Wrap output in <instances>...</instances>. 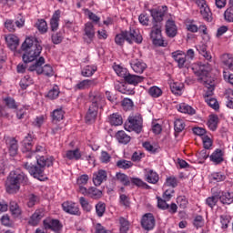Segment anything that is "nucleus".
Listing matches in <instances>:
<instances>
[{"instance_id": "1", "label": "nucleus", "mask_w": 233, "mask_h": 233, "mask_svg": "<svg viewBox=\"0 0 233 233\" xmlns=\"http://www.w3.org/2000/svg\"><path fill=\"white\" fill-rule=\"evenodd\" d=\"M167 11L168 8L167 5L158 6L157 8H153L149 10L153 18V28L151 30L150 36L155 46L166 47L168 45L167 42H165V40L163 39L161 31L162 22Z\"/></svg>"}, {"instance_id": "2", "label": "nucleus", "mask_w": 233, "mask_h": 233, "mask_svg": "<svg viewBox=\"0 0 233 233\" xmlns=\"http://www.w3.org/2000/svg\"><path fill=\"white\" fill-rule=\"evenodd\" d=\"M28 185V176L21 169H15L11 171L5 180V192L10 195L17 194L21 186Z\"/></svg>"}, {"instance_id": "3", "label": "nucleus", "mask_w": 233, "mask_h": 233, "mask_svg": "<svg viewBox=\"0 0 233 233\" xmlns=\"http://www.w3.org/2000/svg\"><path fill=\"white\" fill-rule=\"evenodd\" d=\"M210 71V66L208 64H201L198 65L197 70L194 71L195 75L198 76V81L200 84H203L205 87L208 89L205 93L204 99L213 98L216 82L214 78L208 76Z\"/></svg>"}, {"instance_id": "4", "label": "nucleus", "mask_w": 233, "mask_h": 233, "mask_svg": "<svg viewBox=\"0 0 233 233\" xmlns=\"http://www.w3.org/2000/svg\"><path fill=\"white\" fill-rule=\"evenodd\" d=\"M55 158L54 157H41L40 158L36 157V165H33L32 163L25 162L24 163V168L28 171L31 177L36 178L40 181H43L45 177V170L46 167H53Z\"/></svg>"}, {"instance_id": "5", "label": "nucleus", "mask_w": 233, "mask_h": 233, "mask_svg": "<svg viewBox=\"0 0 233 233\" xmlns=\"http://www.w3.org/2000/svg\"><path fill=\"white\" fill-rule=\"evenodd\" d=\"M21 48L24 52L22 58L25 64L35 61L42 52V46L35 37H27Z\"/></svg>"}, {"instance_id": "6", "label": "nucleus", "mask_w": 233, "mask_h": 233, "mask_svg": "<svg viewBox=\"0 0 233 233\" xmlns=\"http://www.w3.org/2000/svg\"><path fill=\"white\" fill-rule=\"evenodd\" d=\"M33 147V137L28 133L26 137H25L22 142V152L25 154V157L30 158L33 154H36V158H40L44 157L47 153L46 147L44 145H36L35 150H32Z\"/></svg>"}, {"instance_id": "7", "label": "nucleus", "mask_w": 233, "mask_h": 233, "mask_svg": "<svg viewBox=\"0 0 233 233\" xmlns=\"http://www.w3.org/2000/svg\"><path fill=\"white\" fill-rule=\"evenodd\" d=\"M143 38L138 31L135 29H130L129 31H121L119 34L116 35L114 41L117 46H124L127 41L129 44L136 42L137 44H141Z\"/></svg>"}, {"instance_id": "8", "label": "nucleus", "mask_w": 233, "mask_h": 233, "mask_svg": "<svg viewBox=\"0 0 233 233\" xmlns=\"http://www.w3.org/2000/svg\"><path fill=\"white\" fill-rule=\"evenodd\" d=\"M105 98L101 96H96L92 101L91 106L88 108V111L86 115V124H93L96 120V116L98 113L99 106L102 108V106L105 105Z\"/></svg>"}, {"instance_id": "9", "label": "nucleus", "mask_w": 233, "mask_h": 233, "mask_svg": "<svg viewBox=\"0 0 233 233\" xmlns=\"http://www.w3.org/2000/svg\"><path fill=\"white\" fill-rule=\"evenodd\" d=\"M46 59L43 56H40L39 59L35 61V64L31 65L28 67L29 72H36L37 75L44 74L45 76L51 77L54 76V70L53 67L50 65H45ZM42 67V66H44Z\"/></svg>"}, {"instance_id": "10", "label": "nucleus", "mask_w": 233, "mask_h": 233, "mask_svg": "<svg viewBox=\"0 0 233 233\" xmlns=\"http://www.w3.org/2000/svg\"><path fill=\"white\" fill-rule=\"evenodd\" d=\"M78 191L83 196L95 200L100 199L103 196V191H101V189H98L96 187H89L88 188H86L84 186H80V187L78 188Z\"/></svg>"}, {"instance_id": "11", "label": "nucleus", "mask_w": 233, "mask_h": 233, "mask_svg": "<svg viewBox=\"0 0 233 233\" xmlns=\"http://www.w3.org/2000/svg\"><path fill=\"white\" fill-rule=\"evenodd\" d=\"M43 224L46 230H52L55 233H62L64 228L62 222L56 218H46Z\"/></svg>"}, {"instance_id": "12", "label": "nucleus", "mask_w": 233, "mask_h": 233, "mask_svg": "<svg viewBox=\"0 0 233 233\" xmlns=\"http://www.w3.org/2000/svg\"><path fill=\"white\" fill-rule=\"evenodd\" d=\"M96 36V29L94 24L88 21L84 25L83 40L86 44L90 45Z\"/></svg>"}, {"instance_id": "13", "label": "nucleus", "mask_w": 233, "mask_h": 233, "mask_svg": "<svg viewBox=\"0 0 233 233\" xmlns=\"http://www.w3.org/2000/svg\"><path fill=\"white\" fill-rule=\"evenodd\" d=\"M196 5L199 8L200 15L207 22L212 21V13L206 0H195Z\"/></svg>"}, {"instance_id": "14", "label": "nucleus", "mask_w": 233, "mask_h": 233, "mask_svg": "<svg viewBox=\"0 0 233 233\" xmlns=\"http://www.w3.org/2000/svg\"><path fill=\"white\" fill-rule=\"evenodd\" d=\"M156 226V219L153 214L147 213L142 217L141 227L146 231H151Z\"/></svg>"}, {"instance_id": "15", "label": "nucleus", "mask_w": 233, "mask_h": 233, "mask_svg": "<svg viewBox=\"0 0 233 233\" xmlns=\"http://www.w3.org/2000/svg\"><path fill=\"white\" fill-rule=\"evenodd\" d=\"M64 212L74 216H81V210L78 205L72 201H65L61 204Z\"/></svg>"}, {"instance_id": "16", "label": "nucleus", "mask_w": 233, "mask_h": 233, "mask_svg": "<svg viewBox=\"0 0 233 233\" xmlns=\"http://www.w3.org/2000/svg\"><path fill=\"white\" fill-rule=\"evenodd\" d=\"M142 122L141 116H129L127 119L128 127L137 133H141Z\"/></svg>"}, {"instance_id": "17", "label": "nucleus", "mask_w": 233, "mask_h": 233, "mask_svg": "<svg viewBox=\"0 0 233 233\" xmlns=\"http://www.w3.org/2000/svg\"><path fill=\"white\" fill-rule=\"evenodd\" d=\"M171 57L177 64L178 68L182 69L185 67L187 63V56L185 52L181 50L174 51L171 53Z\"/></svg>"}, {"instance_id": "18", "label": "nucleus", "mask_w": 233, "mask_h": 233, "mask_svg": "<svg viewBox=\"0 0 233 233\" xmlns=\"http://www.w3.org/2000/svg\"><path fill=\"white\" fill-rule=\"evenodd\" d=\"M107 180V172L104 169H99L93 173V183L96 187H100Z\"/></svg>"}, {"instance_id": "19", "label": "nucleus", "mask_w": 233, "mask_h": 233, "mask_svg": "<svg viewBox=\"0 0 233 233\" xmlns=\"http://www.w3.org/2000/svg\"><path fill=\"white\" fill-rule=\"evenodd\" d=\"M177 31L178 29L176 21L167 19V21H166V35L170 38H174L177 36Z\"/></svg>"}, {"instance_id": "20", "label": "nucleus", "mask_w": 233, "mask_h": 233, "mask_svg": "<svg viewBox=\"0 0 233 233\" xmlns=\"http://www.w3.org/2000/svg\"><path fill=\"white\" fill-rule=\"evenodd\" d=\"M130 66L135 73L143 74L147 68V64L143 60L136 58L130 60Z\"/></svg>"}, {"instance_id": "21", "label": "nucleus", "mask_w": 233, "mask_h": 233, "mask_svg": "<svg viewBox=\"0 0 233 233\" xmlns=\"http://www.w3.org/2000/svg\"><path fill=\"white\" fill-rule=\"evenodd\" d=\"M60 18H61V10L60 9L55 10V13H53V16L50 19V28L53 32H56L58 30Z\"/></svg>"}, {"instance_id": "22", "label": "nucleus", "mask_w": 233, "mask_h": 233, "mask_svg": "<svg viewBox=\"0 0 233 233\" xmlns=\"http://www.w3.org/2000/svg\"><path fill=\"white\" fill-rule=\"evenodd\" d=\"M225 152L219 148H217L212 155L209 157L210 161H212L215 165H221L224 161Z\"/></svg>"}, {"instance_id": "23", "label": "nucleus", "mask_w": 233, "mask_h": 233, "mask_svg": "<svg viewBox=\"0 0 233 233\" xmlns=\"http://www.w3.org/2000/svg\"><path fill=\"white\" fill-rule=\"evenodd\" d=\"M44 216H45V214L42 209H36L35 211V213L29 218V221H28L29 225L32 227H36Z\"/></svg>"}, {"instance_id": "24", "label": "nucleus", "mask_w": 233, "mask_h": 233, "mask_svg": "<svg viewBox=\"0 0 233 233\" xmlns=\"http://www.w3.org/2000/svg\"><path fill=\"white\" fill-rule=\"evenodd\" d=\"M115 137L118 143L123 145H127L131 141V137H129L125 130H118L115 135Z\"/></svg>"}, {"instance_id": "25", "label": "nucleus", "mask_w": 233, "mask_h": 233, "mask_svg": "<svg viewBox=\"0 0 233 233\" xmlns=\"http://www.w3.org/2000/svg\"><path fill=\"white\" fill-rule=\"evenodd\" d=\"M218 200L224 205H230L233 203V195L229 191H220L218 193Z\"/></svg>"}, {"instance_id": "26", "label": "nucleus", "mask_w": 233, "mask_h": 233, "mask_svg": "<svg viewBox=\"0 0 233 233\" xmlns=\"http://www.w3.org/2000/svg\"><path fill=\"white\" fill-rule=\"evenodd\" d=\"M5 42L7 44V46L15 52L17 47L19 46L20 40L16 35H11L5 37Z\"/></svg>"}, {"instance_id": "27", "label": "nucleus", "mask_w": 233, "mask_h": 233, "mask_svg": "<svg viewBox=\"0 0 233 233\" xmlns=\"http://www.w3.org/2000/svg\"><path fill=\"white\" fill-rule=\"evenodd\" d=\"M144 76L133 75L128 73L124 79V81L129 85L137 86L139 83L143 82Z\"/></svg>"}, {"instance_id": "28", "label": "nucleus", "mask_w": 233, "mask_h": 233, "mask_svg": "<svg viewBox=\"0 0 233 233\" xmlns=\"http://www.w3.org/2000/svg\"><path fill=\"white\" fill-rule=\"evenodd\" d=\"M223 66L230 71H233V55L232 54H223L220 57Z\"/></svg>"}, {"instance_id": "29", "label": "nucleus", "mask_w": 233, "mask_h": 233, "mask_svg": "<svg viewBox=\"0 0 233 233\" xmlns=\"http://www.w3.org/2000/svg\"><path fill=\"white\" fill-rule=\"evenodd\" d=\"M177 110L179 113L194 116L196 115V109L194 107L190 106L187 103H181L177 106Z\"/></svg>"}, {"instance_id": "30", "label": "nucleus", "mask_w": 233, "mask_h": 233, "mask_svg": "<svg viewBox=\"0 0 233 233\" xmlns=\"http://www.w3.org/2000/svg\"><path fill=\"white\" fill-rule=\"evenodd\" d=\"M9 210L14 218L21 217L23 211L19 207L18 203L15 201H10L9 203Z\"/></svg>"}, {"instance_id": "31", "label": "nucleus", "mask_w": 233, "mask_h": 233, "mask_svg": "<svg viewBox=\"0 0 233 233\" xmlns=\"http://www.w3.org/2000/svg\"><path fill=\"white\" fill-rule=\"evenodd\" d=\"M187 125L183 119L177 118L174 121V131L175 137H177L180 133H182Z\"/></svg>"}, {"instance_id": "32", "label": "nucleus", "mask_w": 233, "mask_h": 233, "mask_svg": "<svg viewBox=\"0 0 233 233\" xmlns=\"http://www.w3.org/2000/svg\"><path fill=\"white\" fill-rule=\"evenodd\" d=\"M68 160H79L81 158V151L76 148L75 150H67L64 156Z\"/></svg>"}, {"instance_id": "33", "label": "nucleus", "mask_w": 233, "mask_h": 233, "mask_svg": "<svg viewBox=\"0 0 233 233\" xmlns=\"http://www.w3.org/2000/svg\"><path fill=\"white\" fill-rule=\"evenodd\" d=\"M109 124L114 127H119L123 125V117L117 113H114L109 116Z\"/></svg>"}, {"instance_id": "34", "label": "nucleus", "mask_w": 233, "mask_h": 233, "mask_svg": "<svg viewBox=\"0 0 233 233\" xmlns=\"http://www.w3.org/2000/svg\"><path fill=\"white\" fill-rule=\"evenodd\" d=\"M146 180L149 184L156 185L159 180V176L154 170H148L146 174Z\"/></svg>"}, {"instance_id": "35", "label": "nucleus", "mask_w": 233, "mask_h": 233, "mask_svg": "<svg viewBox=\"0 0 233 233\" xmlns=\"http://www.w3.org/2000/svg\"><path fill=\"white\" fill-rule=\"evenodd\" d=\"M116 178L125 187H129L131 185V178L125 173H116Z\"/></svg>"}, {"instance_id": "36", "label": "nucleus", "mask_w": 233, "mask_h": 233, "mask_svg": "<svg viewBox=\"0 0 233 233\" xmlns=\"http://www.w3.org/2000/svg\"><path fill=\"white\" fill-rule=\"evenodd\" d=\"M8 150L11 156H15L18 153V143L15 138H9Z\"/></svg>"}, {"instance_id": "37", "label": "nucleus", "mask_w": 233, "mask_h": 233, "mask_svg": "<svg viewBox=\"0 0 233 233\" xmlns=\"http://www.w3.org/2000/svg\"><path fill=\"white\" fill-rule=\"evenodd\" d=\"M95 86V80H82L74 87L76 91L85 90L90 86Z\"/></svg>"}, {"instance_id": "38", "label": "nucleus", "mask_w": 233, "mask_h": 233, "mask_svg": "<svg viewBox=\"0 0 233 233\" xmlns=\"http://www.w3.org/2000/svg\"><path fill=\"white\" fill-rule=\"evenodd\" d=\"M179 181L178 178L175 176H169L166 178V182H164V186L168 187L172 189L178 187Z\"/></svg>"}, {"instance_id": "39", "label": "nucleus", "mask_w": 233, "mask_h": 233, "mask_svg": "<svg viewBox=\"0 0 233 233\" xmlns=\"http://www.w3.org/2000/svg\"><path fill=\"white\" fill-rule=\"evenodd\" d=\"M97 70L96 66L91 65V66H86L82 69V76L84 77H90L92 76Z\"/></svg>"}, {"instance_id": "40", "label": "nucleus", "mask_w": 233, "mask_h": 233, "mask_svg": "<svg viewBox=\"0 0 233 233\" xmlns=\"http://www.w3.org/2000/svg\"><path fill=\"white\" fill-rule=\"evenodd\" d=\"M113 69L115 71V73L119 76V77H122V78H126L129 73L128 69L126 68V67H123L122 66L120 65H115L113 66Z\"/></svg>"}, {"instance_id": "41", "label": "nucleus", "mask_w": 233, "mask_h": 233, "mask_svg": "<svg viewBox=\"0 0 233 233\" xmlns=\"http://www.w3.org/2000/svg\"><path fill=\"white\" fill-rule=\"evenodd\" d=\"M130 183L140 188L150 189V186L139 177H130Z\"/></svg>"}, {"instance_id": "42", "label": "nucleus", "mask_w": 233, "mask_h": 233, "mask_svg": "<svg viewBox=\"0 0 233 233\" xmlns=\"http://www.w3.org/2000/svg\"><path fill=\"white\" fill-rule=\"evenodd\" d=\"M40 201V197L36 193H29L27 196V207L33 208Z\"/></svg>"}, {"instance_id": "43", "label": "nucleus", "mask_w": 233, "mask_h": 233, "mask_svg": "<svg viewBox=\"0 0 233 233\" xmlns=\"http://www.w3.org/2000/svg\"><path fill=\"white\" fill-rule=\"evenodd\" d=\"M118 221L120 225V228H119L120 233H127L130 228V222L124 217L119 218Z\"/></svg>"}, {"instance_id": "44", "label": "nucleus", "mask_w": 233, "mask_h": 233, "mask_svg": "<svg viewBox=\"0 0 233 233\" xmlns=\"http://www.w3.org/2000/svg\"><path fill=\"white\" fill-rule=\"evenodd\" d=\"M133 165L134 164L132 161L126 160V159H120V160L116 161V167H117V168L123 169V170H128V169L132 168Z\"/></svg>"}, {"instance_id": "45", "label": "nucleus", "mask_w": 233, "mask_h": 233, "mask_svg": "<svg viewBox=\"0 0 233 233\" xmlns=\"http://www.w3.org/2000/svg\"><path fill=\"white\" fill-rule=\"evenodd\" d=\"M33 84H34V81H33V78H31L30 75L24 76V77L21 78L19 82V86L23 90L26 89L28 86H30Z\"/></svg>"}, {"instance_id": "46", "label": "nucleus", "mask_w": 233, "mask_h": 233, "mask_svg": "<svg viewBox=\"0 0 233 233\" xmlns=\"http://www.w3.org/2000/svg\"><path fill=\"white\" fill-rule=\"evenodd\" d=\"M61 91L58 86L55 85L53 86V88L49 90V92L46 95V97L55 100L59 97Z\"/></svg>"}, {"instance_id": "47", "label": "nucleus", "mask_w": 233, "mask_h": 233, "mask_svg": "<svg viewBox=\"0 0 233 233\" xmlns=\"http://www.w3.org/2000/svg\"><path fill=\"white\" fill-rule=\"evenodd\" d=\"M184 85L180 84L179 82H173V84L170 85V90L172 94L177 96L182 95Z\"/></svg>"}, {"instance_id": "48", "label": "nucleus", "mask_w": 233, "mask_h": 233, "mask_svg": "<svg viewBox=\"0 0 233 233\" xmlns=\"http://www.w3.org/2000/svg\"><path fill=\"white\" fill-rule=\"evenodd\" d=\"M218 116L216 115H211L209 116L208 127L211 131H216L218 129Z\"/></svg>"}, {"instance_id": "49", "label": "nucleus", "mask_w": 233, "mask_h": 233, "mask_svg": "<svg viewBox=\"0 0 233 233\" xmlns=\"http://www.w3.org/2000/svg\"><path fill=\"white\" fill-rule=\"evenodd\" d=\"M64 116H65V111L63 107H59L53 110V113H52L53 121H61L64 119Z\"/></svg>"}, {"instance_id": "50", "label": "nucleus", "mask_w": 233, "mask_h": 233, "mask_svg": "<svg viewBox=\"0 0 233 233\" xmlns=\"http://www.w3.org/2000/svg\"><path fill=\"white\" fill-rule=\"evenodd\" d=\"M4 103L6 107L10 108L11 110H17L18 105L16 101L13 97H5L4 98Z\"/></svg>"}, {"instance_id": "51", "label": "nucleus", "mask_w": 233, "mask_h": 233, "mask_svg": "<svg viewBox=\"0 0 233 233\" xmlns=\"http://www.w3.org/2000/svg\"><path fill=\"white\" fill-rule=\"evenodd\" d=\"M211 179L219 183L225 181L227 179V176L222 172H214L211 174Z\"/></svg>"}, {"instance_id": "52", "label": "nucleus", "mask_w": 233, "mask_h": 233, "mask_svg": "<svg viewBox=\"0 0 233 233\" xmlns=\"http://www.w3.org/2000/svg\"><path fill=\"white\" fill-rule=\"evenodd\" d=\"M36 27L40 33L45 34L48 30L47 22L45 19H39L36 22Z\"/></svg>"}, {"instance_id": "53", "label": "nucleus", "mask_w": 233, "mask_h": 233, "mask_svg": "<svg viewBox=\"0 0 233 233\" xmlns=\"http://www.w3.org/2000/svg\"><path fill=\"white\" fill-rule=\"evenodd\" d=\"M224 20L228 23H233V6L228 7L224 11Z\"/></svg>"}, {"instance_id": "54", "label": "nucleus", "mask_w": 233, "mask_h": 233, "mask_svg": "<svg viewBox=\"0 0 233 233\" xmlns=\"http://www.w3.org/2000/svg\"><path fill=\"white\" fill-rule=\"evenodd\" d=\"M79 204L83 210L86 212H90L93 208V207L89 204L88 200L83 197L79 198Z\"/></svg>"}, {"instance_id": "55", "label": "nucleus", "mask_w": 233, "mask_h": 233, "mask_svg": "<svg viewBox=\"0 0 233 233\" xmlns=\"http://www.w3.org/2000/svg\"><path fill=\"white\" fill-rule=\"evenodd\" d=\"M106 205L104 203V202H98L96 205V215L101 218L104 216L105 212H106Z\"/></svg>"}, {"instance_id": "56", "label": "nucleus", "mask_w": 233, "mask_h": 233, "mask_svg": "<svg viewBox=\"0 0 233 233\" xmlns=\"http://www.w3.org/2000/svg\"><path fill=\"white\" fill-rule=\"evenodd\" d=\"M86 14L88 16V19L92 21V24L97 25L100 22V16H98L89 9L86 10Z\"/></svg>"}, {"instance_id": "57", "label": "nucleus", "mask_w": 233, "mask_h": 233, "mask_svg": "<svg viewBox=\"0 0 233 233\" xmlns=\"http://www.w3.org/2000/svg\"><path fill=\"white\" fill-rule=\"evenodd\" d=\"M119 204L124 206L125 208H129L131 205L129 197L127 195H124V193H120Z\"/></svg>"}, {"instance_id": "58", "label": "nucleus", "mask_w": 233, "mask_h": 233, "mask_svg": "<svg viewBox=\"0 0 233 233\" xmlns=\"http://www.w3.org/2000/svg\"><path fill=\"white\" fill-rule=\"evenodd\" d=\"M177 205L179 206V208H187L188 204H189V201L187 199V197L185 196H179L177 198Z\"/></svg>"}, {"instance_id": "59", "label": "nucleus", "mask_w": 233, "mask_h": 233, "mask_svg": "<svg viewBox=\"0 0 233 233\" xmlns=\"http://www.w3.org/2000/svg\"><path fill=\"white\" fill-rule=\"evenodd\" d=\"M148 94L155 98H157L162 96L163 92L162 90L157 86H152L148 90Z\"/></svg>"}, {"instance_id": "60", "label": "nucleus", "mask_w": 233, "mask_h": 233, "mask_svg": "<svg viewBox=\"0 0 233 233\" xmlns=\"http://www.w3.org/2000/svg\"><path fill=\"white\" fill-rule=\"evenodd\" d=\"M230 223V217L228 215H222L220 216V228L222 229H228V225Z\"/></svg>"}, {"instance_id": "61", "label": "nucleus", "mask_w": 233, "mask_h": 233, "mask_svg": "<svg viewBox=\"0 0 233 233\" xmlns=\"http://www.w3.org/2000/svg\"><path fill=\"white\" fill-rule=\"evenodd\" d=\"M205 101L214 110H219V104L216 98L210 97V98H207Z\"/></svg>"}, {"instance_id": "62", "label": "nucleus", "mask_w": 233, "mask_h": 233, "mask_svg": "<svg viewBox=\"0 0 233 233\" xmlns=\"http://www.w3.org/2000/svg\"><path fill=\"white\" fill-rule=\"evenodd\" d=\"M218 200H219V198L218 196L209 197V198H207L206 204L209 208H213L217 205Z\"/></svg>"}, {"instance_id": "63", "label": "nucleus", "mask_w": 233, "mask_h": 233, "mask_svg": "<svg viewBox=\"0 0 233 233\" xmlns=\"http://www.w3.org/2000/svg\"><path fill=\"white\" fill-rule=\"evenodd\" d=\"M157 207L162 210H167L169 208V205L167 203V200L162 199L160 197H157Z\"/></svg>"}, {"instance_id": "64", "label": "nucleus", "mask_w": 233, "mask_h": 233, "mask_svg": "<svg viewBox=\"0 0 233 233\" xmlns=\"http://www.w3.org/2000/svg\"><path fill=\"white\" fill-rule=\"evenodd\" d=\"M63 39H64V36L61 32H58L52 35V41H53V44L55 45L61 44Z\"/></svg>"}]
</instances>
